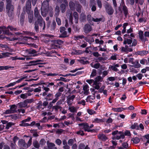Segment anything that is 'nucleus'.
<instances>
[{
	"instance_id": "nucleus-19",
	"label": "nucleus",
	"mask_w": 149,
	"mask_h": 149,
	"mask_svg": "<svg viewBox=\"0 0 149 149\" xmlns=\"http://www.w3.org/2000/svg\"><path fill=\"white\" fill-rule=\"evenodd\" d=\"M1 54L2 55V58L6 57H9L10 56V55H12L13 54L12 53L8 52L2 53Z\"/></svg>"
},
{
	"instance_id": "nucleus-33",
	"label": "nucleus",
	"mask_w": 149,
	"mask_h": 149,
	"mask_svg": "<svg viewBox=\"0 0 149 149\" xmlns=\"http://www.w3.org/2000/svg\"><path fill=\"white\" fill-rule=\"evenodd\" d=\"M133 66L135 68H139L141 66L140 64L139 63V61L137 60H136L133 64Z\"/></svg>"
},
{
	"instance_id": "nucleus-21",
	"label": "nucleus",
	"mask_w": 149,
	"mask_h": 149,
	"mask_svg": "<svg viewBox=\"0 0 149 149\" xmlns=\"http://www.w3.org/2000/svg\"><path fill=\"white\" fill-rule=\"evenodd\" d=\"M95 98V96H89L87 97L86 100L87 102H90V103L93 102V100Z\"/></svg>"
},
{
	"instance_id": "nucleus-20",
	"label": "nucleus",
	"mask_w": 149,
	"mask_h": 149,
	"mask_svg": "<svg viewBox=\"0 0 149 149\" xmlns=\"http://www.w3.org/2000/svg\"><path fill=\"white\" fill-rule=\"evenodd\" d=\"M139 38L142 41H145L146 38L143 36V32L142 31H140L139 33Z\"/></svg>"
},
{
	"instance_id": "nucleus-12",
	"label": "nucleus",
	"mask_w": 149,
	"mask_h": 149,
	"mask_svg": "<svg viewBox=\"0 0 149 149\" xmlns=\"http://www.w3.org/2000/svg\"><path fill=\"white\" fill-rule=\"evenodd\" d=\"M34 15L35 17L37 18L38 20V21L39 19H42V17L39 14L38 10L37 8H36L34 10Z\"/></svg>"
},
{
	"instance_id": "nucleus-23",
	"label": "nucleus",
	"mask_w": 149,
	"mask_h": 149,
	"mask_svg": "<svg viewBox=\"0 0 149 149\" xmlns=\"http://www.w3.org/2000/svg\"><path fill=\"white\" fill-rule=\"evenodd\" d=\"M18 104L20 107H25L27 106V104L25 100L23 102H20Z\"/></svg>"
},
{
	"instance_id": "nucleus-35",
	"label": "nucleus",
	"mask_w": 149,
	"mask_h": 149,
	"mask_svg": "<svg viewBox=\"0 0 149 149\" xmlns=\"http://www.w3.org/2000/svg\"><path fill=\"white\" fill-rule=\"evenodd\" d=\"M74 17L75 18V23H77V20L78 19V16L77 13L76 12L74 13Z\"/></svg>"
},
{
	"instance_id": "nucleus-2",
	"label": "nucleus",
	"mask_w": 149,
	"mask_h": 149,
	"mask_svg": "<svg viewBox=\"0 0 149 149\" xmlns=\"http://www.w3.org/2000/svg\"><path fill=\"white\" fill-rule=\"evenodd\" d=\"M38 24H39L40 26L41 29L42 30H44L45 28V23L42 20V18L41 19H39L35 23V29L36 32L38 31Z\"/></svg>"
},
{
	"instance_id": "nucleus-17",
	"label": "nucleus",
	"mask_w": 149,
	"mask_h": 149,
	"mask_svg": "<svg viewBox=\"0 0 149 149\" xmlns=\"http://www.w3.org/2000/svg\"><path fill=\"white\" fill-rule=\"evenodd\" d=\"M101 85V84L100 83L96 81H95L93 84L92 86L95 89L98 90L100 88V86Z\"/></svg>"
},
{
	"instance_id": "nucleus-4",
	"label": "nucleus",
	"mask_w": 149,
	"mask_h": 149,
	"mask_svg": "<svg viewBox=\"0 0 149 149\" xmlns=\"http://www.w3.org/2000/svg\"><path fill=\"white\" fill-rule=\"evenodd\" d=\"M10 109L6 110L4 112L5 114H9L17 112V107L15 104L10 105Z\"/></svg>"
},
{
	"instance_id": "nucleus-51",
	"label": "nucleus",
	"mask_w": 149,
	"mask_h": 149,
	"mask_svg": "<svg viewBox=\"0 0 149 149\" xmlns=\"http://www.w3.org/2000/svg\"><path fill=\"white\" fill-rule=\"evenodd\" d=\"M117 55L116 54H113L111 56L110 59L113 60H117Z\"/></svg>"
},
{
	"instance_id": "nucleus-31",
	"label": "nucleus",
	"mask_w": 149,
	"mask_h": 149,
	"mask_svg": "<svg viewBox=\"0 0 149 149\" xmlns=\"http://www.w3.org/2000/svg\"><path fill=\"white\" fill-rule=\"evenodd\" d=\"M132 42V41L131 39H125V40L123 42V44H127L129 45L131 44Z\"/></svg>"
},
{
	"instance_id": "nucleus-8",
	"label": "nucleus",
	"mask_w": 149,
	"mask_h": 149,
	"mask_svg": "<svg viewBox=\"0 0 149 149\" xmlns=\"http://www.w3.org/2000/svg\"><path fill=\"white\" fill-rule=\"evenodd\" d=\"M79 125L81 127L80 128L84 129L85 131H91V130L89 129L88 125L87 123L79 124Z\"/></svg>"
},
{
	"instance_id": "nucleus-16",
	"label": "nucleus",
	"mask_w": 149,
	"mask_h": 149,
	"mask_svg": "<svg viewBox=\"0 0 149 149\" xmlns=\"http://www.w3.org/2000/svg\"><path fill=\"white\" fill-rule=\"evenodd\" d=\"M106 11L109 15H112L113 12V10L111 6H108L106 7Z\"/></svg>"
},
{
	"instance_id": "nucleus-36",
	"label": "nucleus",
	"mask_w": 149,
	"mask_h": 149,
	"mask_svg": "<svg viewBox=\"0 0 149 149\" xmlns=\"http://www.w3.org/2000/svg\"><path fill=\"white\" fill-rule=\"evenodd\" d=\"M61 9L62 13L65 12V5L64 4H61Z\"/></svg>"
},
{
	"instance_id": "nucleus-49",
	"label": "nucleus",
	"mask_w": 149,
	"mask_h": 149,
	"mask_svg": "<svg viewBox=\"0 0 149 149\" xmlns=\"http://www.w3.org/2000/svg\"><path fill=\"white\" fill-rule=\"evenodd\" d=\"M96 70L95 69H93L91 75V77H93L96 75Z\"/></svg>"
},
{
	"instance_id": "nucleus-44",
	"label": "nucleus",
	"mask_w": 149,
	"mask_h": 149,
	"mask_svg": "<svg viewBox=\"0 0 149 149\" xmlns=\"http://www.w3.org/2000/svg\"><path fill=\"white\" fill-rule=\"evenodd\" d=\"M33 18V13H31L29 15V23H31L32 22V19Z\"/></svg>"
},
{
	"instance_id": "nucleus-55",
	"label": "nucleus",
	"mask_w": 149,
	"mask_h": 149,
	"mask_svg": "<svg viewBox=\"0 0 149 149\" xmlns=\"http://www.w3.org/2000/svg\"><path fill=\"white\" fill-rule=\"evenodd\" d=\"M3 3L1 2L0 3V11H1L3 10Z\"/></svg>"
},
{
	"instance_id": "nucleus-14",
	"label": "nucleus",
	"mask_w": 149,
	"mask_h": 149,
	"mask_svg": "<svg viewBox=\"0 0 149 149\" xmlns=\"http://www.w3.org/2000/svg\"><path fill=\"white\" fill-rule=\"evenodd\" d=\"M119 67V65L118 64H114L112 65H110L109 69H111L112 70L116 72H117L118 70L117 68Z\"/></svg>"
},
{
	"instance_id": "nucleus-45",
	"label": "nucleus",
	"mask_w": 149,
	"mask_h": 149,
	"mask_svg": "<svg viewBox=\"0 0 149 149\" xmlns=\"http://www.w3.org/2000/svg\"><path fill=\"white\" fill-rule=\"evenodd\" d=\"M47 75L48 76H57V75H58L59 76H62V74H57L56 73H50L47 74Z\"/></svg>"
},
{
	"instance_id": "nucleus-60",
	"label": "nucleus",
	"mask_w": 149,
	"mask_h": 149,
	"mask_svg": "<svg viewBox=\"0 0 149 149\" xmlns=\"http://www.w3.org/2000/svg\"><path fill=\"white\" fill-rule=\"evenodd\" d=\"M25 100L26 102L28 104V103H31L33 102V99H27L26 100Z\"/></svg>"
},
{
	"instance_id": "nucleus-54",
	"label": "nucleus",
	"mask_w": 149,
	"mask_h": 149,
	"mask_svg": "<svg viewBox=\"0 0 149 149\" xmlns=\"http://www.w3.org/2000/svg\"><path fill=\"white\" fill-rule=\"evenodd\" d=\"M15 85V82H14L12 83H11L9 84H8L6 85L5 87L8 88L10 87L14 86Z\"/></svg>"
},
{
	"instance_id": "nucleus-58",
	"label": "nucleus",
	"mask_w": 149,
	"mask_h": 149,
	"mask_svg": "<svg viewBox=\"0 0 149 149\" xmlns=\"http://www.w3.org/2000/svg\"><path fill=\"white\" fill-rule=\"evenodd\" d=\"M79 104H82L83 105H85V101L84 100H81V101L79 102L78 103Z\"/></svg>"
},
{
	"instance_id": "nucleus-47",
	"label": "nucleus",
	"mask_w": 149,
	"mask_h": 149,
	"mask_svg": "<svg viewBox=\"0 0 149 149\" xmlns=\"http://www.w3.org/2000/svg\"><path fill=\"white\" fill-rule=\"evenodd\" d=\"M84 37L83 36H74V38L75 40H79L80 39H82L84 38Z\"/></svg>"
},
{
	"instance_id": "nucleus-7",
	"label": "nucleus",
	"mask_w": 149,
	"mask_h": 149,
	"mask_svg": "<svg viewBox=\"0 0 149 149\" xmlns=\"http://www.w3.org/2000/svg\"><path fill=\"white\" fill-rule=\"evenodd\" d=\"M31 118L30 117H28L27 118L22 120L21 123L19 124V125L21 126L26 127L29 126V124L26 122H29L31 120Z\"/></svg>"
},
{
	"instance_id": "nucleus-27",
	"label": "nucleus",
	"mask_w": 149,
	"mask_h": 149,
	"mask_svg": "<svg viewBox=\"0 0 149 149\" xmlns=\"http://www.w3.org/2000/svg\"><path fill=\"white\" fill-rule=\"evenodd\" d=\"M7 29L5 30V31H6L8 32V33H6V34H8V32H9V30L8 29H10V30L11 31H15L17 30V29L15 28H13V27L11 26H8V27L7 28Z\"/></svg>"
},
{
	"instance_id": "nucleus-24",
	"label": "nucleus",
	"mask_w": 149,
	"mask_h": 149,
	"mask_svg": "<svg viewBox=\"0 0 149 149\" xmlns=\"http://www.w3.org/2000/svg\"><path fill=\"white\" fill-rule=\"evenodd\" d=\"M70 111L71 112H76L77 111V109L74 106H70L68 108Z\"/></svg>"
},
{
	"instance_id": "nucleus-62",
	"label": "nucleus",
	"mask_w": 149,
	"mask_h": 149,
	"mask_svg": "<svg viewBox=\"0 0 149 149\" xmlns=\"http://www.w3.org/2000/svg\"><path fill=\"white\" fill-rule=\"evenodd\" d=\"M85 145L83 144H80L78 146V149H84L85 148Z\"/></svg>"
},
{
	"instance_id": "nucleus-40",
	"label": "nucleus",
	"mask_w": 149,
	"mask_h": 149,
	"mask_svg": "<svg viewBox=\"0 0 149 149\" xmlns=\"http://www.w3.org/2000/svg\"><path fill=\"white\" fill-rule=\"evenodd\" d=\"M14 125V123L12 122H9L7 124L6 129H8L12 125Z\"/></svg>"
},
{
	"instance_id": "nucleus-32",
	"label": "nucleus",
	"mask_w": 149,
	"mask_h": 149,
	"mask_svg": "<svg viewBox=\"0 0 149 149\" xmlns=\"http://www.w3.org/2000/svg\"><path fill=\"white\" fill-rule=\"evenodd\" d=\"M132 141L134 143L136 144L138 143L140 141V139L137 137H135L133 139H132Z\"/></svg>"
},
{
	"instance_id": "nucleus-26",
	"label": "nucleus",
	"mask_w": 149,
	"mask_h": 149,
	"mask_svg": "<svg viewBox=\"0 0 149 149\" xmlns=\"http://www.w3.org/2000/svg\"><path fill=\"white\" fill-rule=\"evenodd\" d=\"M66 15L69 17V21L72 23L73 19L72 13L70 11L67 12Z\"/></svg>"
},
{
	"instance_id": "nucleus-3",
	"label": "nucleus",
	"mask_w": 149,
	"mask_h": 149,
	"mask_svg": "<svg viewBox=\"0 0 149 149\" xmlns=\"http://www.w3.org/2000/svg\"><path fill=\"white\" fill-rule=\"evenodd\" d=\"M7 4L6 10L9 16H11L13 14V6L11 4V0H6Z\"/></svg>"
},
{
	"instance_id": "nucleus-6",
	"label": "nucleus",
	"mask_w": 149,
	"mask_h": 149,
	"mask_svg": "<svg viewBox=\"0 0 149 149\" xmlns=\"http://www.w3.org/2000/svg\"><path fill=\"white\" fill-rule=\"evenodd\" d=\"M80 93L83 96L89 94V87L87 84L83 86V90Z\"/></svg>"
},
{
	"instance_id": "nucleus-25",
	"label": "nucleus",
	"mask_w": 149,
	"mask_h": 149,
	"mask_svg": "<svg viewBox=\"0 0 149 149\" xmlns=\"http://www.w3.org/2000/svg\"><path fill=\"white\" fill-rule=\"evenodd\" d=\"M125 109V108L120 107L118 108H113L112 109V110L115 112H120L122 111Z\"/></svg>"
},
{
	"instance_id": "nucleus-46",
	"label": "nucleus",
	"mask_w": 149,
	"mask_h": 149,
	"mask_svg": "<svg viewBox=\"0 0 149 149\" xmlns=\"http://www.w3.org/2000/svg\"><path fill=\"white\" fill-rule=\"evenodd\" d=\"M54 43L55 44H57L59 45H61L63 43V42L60 40H55Z\"/></svg>"
},
{
	"instance_id": "nucleus-63",
	"label": "nucleus",
	"mask_w": 149,
	"mask_h": 149,
	"mask_svg": "<svg viewBox=\"0 0 149 149\" xmlns=\"http://www.w3.org/2000/svg\"><path fill=\"white\" fill-rule=\"evenodd\" d=\"M55 142L56 144L58 145H60L61 144V141L59 139H56L55 141Z\"/></svg>"
},
{
	"instance_id": "nucleus-53",
	"label": "nucleus",
	"mask_w": 149,
	"mask_h": 149,
	"mask_svg": "<svg viewBox=\"0 0 149 149\" xmlns=\"http://www.w3.org/2000/svg\"><path fill=\"white\" fill-rule=\"evenodd\" d=\"M123 9L124 14L125 16L126 15L128 12L127 7L125 6H123Z\"/></svg>"
},
{
	"instance_id": "nucleus-5",
	"label": "nucleus",
	"mask_w": 149,
	"mask_h": 149,
	"mask_svg": "<svg viewBox=\"0 0 149 149\" xmlns=\"http://www.w3.org/2000/svg\"><path fill=\"white\" fill-rule=\"evenodd\" d=\"M130 128L132 129H136V130H140L143 131L144 129V127L142 123H140L139 125L137 123H134V124H132Z\"/></svg>"
},
{
	"instance_id": "nucleus-57",
	"label": "nucleus",
	"mask_w": 149,
	"mask_h": 149,
	"mask_svg": "<svg viewBox=\"0 0 149 149\" xmlns=\"http://www.w3.org/2000/svg\"><path fill=\"white\" fill-rule=\"evenodd\" d=\"M31 142H32V138H30V139L29 141L28 142L27 144V145L26 144V146H26V148H27L28 147L30 146L31 144Z\"/></svg>"
},
{
	"instance_id": "nucleus-9",
	"label": "nucleus",
	"mask_w": 149,
	"mask_h": 149,
	"mask_svg": "<svg viewBox=\"0 0 149 149\" xmlns=\"http://www.w3.org/2000/svg\"><path fill=\"white\" fill-rule=\"evenodd\" d=\"M133 49L132 48L128 47L127 45H125V47H122L121 48V52L122 53H127L129 52H131Z\"/></svg>"
},
{
	"instance_id": "nucleus-15",
	"label": "nucleus",
	"mask_w": 149,
	"mask_h": 149,
	"mask_svg": "<svg viewBox=\"0 0 149 149\" xmlns=\"http://www.w3.org/2000/svg\"><path fill=\"white\" fill-rule=\"evenodd\" d=\"M124 137V135L123 133L121 132H119L117 133L116 136H114L113 137V139H119L120 138L123 139Z\"/></svg>"
},
{
	"instance_id": "nucleus-34",
	"label": "nucleus",
	"mask_w": 149,
	"mask_h": 149,
	"mask_svg": "<svg viewBox=\"0 0 149 149\" xmlns=\"http://www.w3.org/2000/svg\"><path fill=\"white\" fill-rule=\"evenodd\" d=\"M75 5L74 3L72 1H70L69 3V6L70 8L72 10H73L74 9V6Z\"/></svg>"
},
{
	"instance_id": "nucleus-61",
	"label": "nucleus",
	"mask_w": 149,
	"mask_h": 149,
	"mask_svg": "<svg viewBox=\"0 0 149 149\" xmlns=\"http://www.w3.org/2000/svg\"><path fill=\"white\" fill-rule=\"evenodd\" d=\"M59 12V7L58 6H56V7L55 12L56 14V15H58V13Z\"/></svg>"
},
{
	"instance_id": "nucleus-18",
	"label": "nucleus",
	"mask_w": 149,
	"mask_h": 149,
	"mask_svg": "<svg viewBox=\"0 0 149 149\" xmlns=\"http://www.w3.org/2000/svg\"><path fill=\"white\" fill-rule=\"evenodd\" d=\"M47 145L48 146V149H57V148L55 147V144L52 143H49L47 142Z\"/></svg>"
},
{
	"instance_id": "nucleus-13",
	"label": "nucleus",
	"mask_w": 149,
	"mask_h": 149,
	"mask_svg": "<svg viewBox=\"0 0 149 149\" xmlns=\"http://www.w3.org/2000/svg\"><path fill=\"white\" fill-rule=\"evenodd\" d=\"M42 61L41 60L39 59L31 61L29 63V65H35L37 64H40V62Z\"/></svg>"
},
{
	"instance_id": "nucleus-11",
	"label": "nucleus",
	"mask_w": 149,
	"mask_h": 149,
	"mask_svg": "<svg viewBox=\"0 0 149 149\" xmlns=\"http://www.w3.org/2000/svg\"><path fill=\"white\" fill-rule=\"evenodd\" d=\"M87 19L88 20L91 21L92 20L96 22H99L102 20V18H94L93 17L91 18L90 15H88L87 16Z\"/></svg>"
},
{
	"instance_id": "nucleus-28",
	"label": "nucleus",
	"mask_w": 149,
	"mask_h": 149,
	"mask_svg": "<svg viewBox=\"0 0 149 149\" xmlns=\"http://www.w3.org/2000/svg\"><path fill=\"white\" fill-rule=\"evenodd\" d=\"M98 138L101 140L105 141L107 139V137L104 134H100L98 136Z\"/></svg>"
},
{
	"instance_id": "nucleus-56",
	"label": "nucleus",
	"mask_w": 149,
	"mask_h": 149,
	"mask_svg": "<svg viewBox=\"0 0 149 149\" xmlns=\"http://www.w3.org/2000/svg\"><path fill=\"white\" fill-rule=\"evenodd\" d=\"M26 95V93L21 94L20 95V97L23 99H25L27 98Z\"/></svg>"
},
{
	"instance_id": "nucleus-41",
	"label": "nucleus",
	"mask_w": 149,
	"mask_h": 149,
	"mask_svg": "<svg viewBox=\"0 0 149 149\" xmlns=\"http://www.w3.org/2000/svg\"><path fill=\"white\" fill-rule=\"evenodd\" d=\"M86 82L88 83L91 86H93L95 81L93 79H88L86 80Z\"/></svg>"
},
{
	"instance_id": "nucleus-37",
	"label": "nucleus",
	"mask_w": 149,
	"mask_h": 149,
	"mask_svg": "<svg viewBox=\"0 0 149 149\" xmlns=\"http://www.w3.org/2000/svg\"><path fill=\"white\" fill-rule=\"evenodd\" d=\"M103 122V120L102 119H99L98 118H96L93 121V123H100Z\"/></svg>"
},
{
	"instance_id": "nucleus-29",
	"label": "nucleus",
	"mask_w": 149,
	"mask_h": 149,
	"mask_svg": "<svg viewBox=\"0 0 149 149\" xmlns=\"http://www.w3.org/2000/svg\"><path fill=\"white\" fill-rule=\"evenodd\" d=\"M91 66L93 68H94L96 69L98 68L100 66V64L99 63H96L94 64L93 63H91Z\"/></svg>"
},
{
	"instance_id": "nucleus-30",
	"label": "nucleus",
	"mask_w": 149,
	"mask_h": 149,
	"mask_svg": "<svg viewBox=\"0 0 149 149\" xmlns=\"http://www.w3.org/2000/svg\"><path fill=\"white\" fill-rule=\"evenodd\" d=\"M24 17V13H22L19 19V21L21 24H23V23Z\"/></svg>"
},
{
	"instance_id": "nucleus-1",
	"label": "nucleus",
	"mask_w": 149,
	"mask_h": 149,
	"mask_svg": "<svg viewBox=\"0 0 149 149\" xmlns=\"http://www.w3.org/2000/svg\"><path fill=\"white\" fill-rule=\"evenodd\" d=\"M49 0H46L43 1L41 8V13L43 16H45L49 9L48 2Z\"/></svg>"
},
{
	"instance_id": "nucleus-42",
	"label": "nucleus",
	"mask_w": 149,
	"mask_h": 149,
	"mask_svg": "<svg viewBox=\"0 0 149 149\" xmlns=\"http://www.w3.org/2000/svg\"><path fill=\"white\" fill-rule=\"evenodd\" d=\"M148 53V52L146 51H141L138 52L139 54L141 56H144L147 54Z\"/></svg>"
},
{
	"instance_id": "nucleus-52",
	"label": "nucleus",
	"mask_w": 149,
	"mask_h": 149,
	"mask_svg": "<svg viewBox=\"0 0 149 149\" xmlns=\"http://www.w3.org/2000/svg\"><path fill=\"white\" fill-rule=\"evenodd\" d=\"M34 146L36 148H38L39 147V145L37 141H35L33 142Z\"/></svg>"
},
{
	"instance_id": "nucleus-50",
	"label": "nucleus",
	"mask_w": 149,
	"mask_h": 149,
	"mask_svg": "<svg viewBox=\"0 0 149 149\" xmlns=\"http://www.w3.org/2000/svg\"><path fill=\"white\" fill-rule=\"evenodd\" d=\"M61 36L63 37H65L68 36V35H67V33L65 31L61 33Z\"/></svg>"
},
{
	"instance_id": "nucleus-64",
	"label": "nucleus",
	"mask_w": 149,
	"mask_h": 149,
	"mask_svg": "<svg viewBox=\"0 0 149 149\" xmlns=\"http://www.w3.org/2000/svg\"><path fill=\"white\" fill-rule=\"evenodd\" d=\"M56 20L58 24L59 25H61V21L60 19L58 18H56Z\"/></svg>"
},
{
	"instance_id": "nucleus-22",
	"label": "nucleus",
	"mask_w": 149,
	"mask_h": 149,
	"mask_svg": "<svg viewBox=\"0 0 149 149\" xmlns=\"http://www.w3.org/2000/svg\"><path fill=\"white\" fill-rule=\"evenodd\" d=\"M19 145L20 146H23L24 147H26V144L24 140H20L19 141Z\"/></svg>"
},
{
	"instance_id": "nucleus-59",
	"label": "nucleus",
	"mask_w": 149,
	"mask_h": 149,
	"mask_svg": "<svg viewBox=\"0 0 149 149\" xmlns=\"http://www.w3.org/2000/svg\"><path fill=\"white\" fill-rule=\"evenodd\" d=\"M73 101H72V100H71L70 98H68L67 99V103L68 104V105L70 106V105H71Z\"/></svg>"
},
{
	"instance_id": "nucleus-43",
	"label": "nucleus",
	"mask_w": 149,
	"mask_h": 149,
	"mask_svg": "<svg viewBox=\"0 0 149 149\" xmlns=\"http://www.w3.org/2000/svg\"><path fill=\"white\" fill-rule=\"evenodd\" d=\"M0 47L2 48L3 50H8V47L6 45L0 44Z\"/></svg>"
},
{
	"instance_id": "nucleus-10",
	"label": "nucleus",
	"mask_w": 149,
	"mask_h": 149,
	"mask_svg": "<svg viewBox=\"0 0 149 149\" xmlns=\"http://www.w3.org/2000/svg\"><path fill=\"white\" fill-rule=\"evenodd\" d=\"M92 29L91 26L88 24L85 25L84 28V32L86 33H88L91 31Z\"/></svg>"
},
{
	"instance_id": "nucleus-38",
	"label": "nucleus",
	"mask_w": 149,
	"mask_h": 149,
	"mask_svg": "<svg viewBox=\"0 0 149 149\" xmlns=\"http://www.w3.org/2000/svg\"><path fill=\"white\" fill-rule=\"evenodd\" d=\"M11 67L9 66H0V70H7L9 68H11Z\"/></svg>"
},
{
	"instance_id": "nucleus-48",
	"label": "nucleus",
	"mask_w": 149,
	"mask_h": 149,
	"mask_svg": "<svg viewBox=\"0 0 149 149\" xmlns=\"http://www.w3.org/2000/svg\"><path fill=\"white\" fill-rule=\"evenodd\" d=\"M87 112L90 115H92L95 113V112L94 110L89 109L87 110Z\"/></svg>"
},
{
	"instance_id": "nucleus-39",
	"label": "nucleus",
	"mask_w": 149,
	"mask_h": 149,
	"mask_svg": "<svg viewBox=\"0 0 149 149\" xmlns=\"http://www.w3.org/2000/svg\"><path fill=\"white\" fill-rule=\"evenodd\" d=\"M31 1H30L28 0L26 3V8L27 9L29 10L31 8Z\"/></svg>"
}]
</instances>
